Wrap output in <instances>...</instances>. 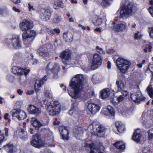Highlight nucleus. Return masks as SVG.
<instances>
[{"mask_svg":"<svg viewBox=\"0 0 153 153\" xmlns=\"http://www.w3.org/2000/svg\"><path fill=\"white\" fill-rule=\"evenodd\" d=\"M13 3L16 4H18L20 3L21 0H10Z\"/></svg>","mask_w":153,"mask_h":153,"instance_id":"052dcab7","label":"nucleus"},{"mask_svg":"<svg viewBox=\"0 0 153 153\" xmlns=\"http://www.w3.org/2000/svg\"><path fill=\"white\" fill-rule=\"evenodd\" d=\"M77 109V107H74V106H72V107L71 108V109L70 110L69 112V114L71 115H72L74 113H75Z\"/></svg>","mask_w":153,"mask_h":153,"instance_id":"79ce46f5","label":"nucleus"},{"mask_svg":"<svg viewBox=\"0 0 153 153\" xmlns=\"http://www.w3.org/2000/svg\"><path fill=\"white\" fill-rule=\"evenodd\" d=\"M11 71L13 73L18 75H22L23 74L26 75L29 72L30 70L26 68H12Z\"/></svg>","mask_w":153,"mask_h":153,"instance_id":"9b49d317","label":"nucleus"},{"mask_svg":"<svg viewBox=\"0 0 153 153\" xmlns=\"http://www.w3.org/2000/svg\"><path fill=\"white\" fill-rule=\"evenodd\" d=\"M126 24L122 22L117 24L114 27V29L116 31L120 32L124 31L126 29Z\"/></svg>","mask_w":153,"mask_h":153,"instance_id":"b1692460","label":"nucleus"},{"mask_svg":"<svg viewBox=\"0 0 153 153\" xmlns=\"http://www.w3.org/2000/svg\"><path fill=\"white\" fill-rule=\"evenodd\" d=\"M101 5L103 8H106L109 6L112 0H101Z\"/></svg>","mask_w":153,"mask_h":153,"instance_id":"f704fd0d","label":"nucleus"},{"mask_svg":"<svg viewBox=\"0 0 153 153\" xmlns=\"http://www.w3.org/2000/svg\"><path fill=\"white\" fill-rule=\"evenodd\" d=\"M97 68H82V69L86 72H88L91 70H93L96 69Z\"/></svg>","mask_w":153,"mask_h":153,"instance_id":"37998d69","label":"nucleus"},{"mask_svg":"<svg viewBox=\"0 0 153 153\" xmlns=\"http://www.w3.org/2000/svg\"><path fill=\"white\" fill-rule=\"evenodd\" d=\"M96 48L97 51L100 53H103L104 51L102 48H100L98 46H97L96 47Z\"/></svg>","mask_w":153,"mask_h":153,"instance_id":"13d9d810","label":"nucleus"},{"mask_svg":"<svg viewBox=\"0 0 153 153\" xmlns=\"http://www.w3.org/2000/svg\"><path fill=\"white\" fill-rule=\"evenodd\" d=\"M87 108L91 113L95 114L98 112L100 109V105L96 102H88Z\"/></svg>","mask_w":153,"mask_h":153,"instance_id":"9d476101","label":"nucleus"},{"mask_svg":"<svg viewBox=\"0 0 153 153\" xmlns=\"http://www.w3.org/2000/svg\"><path fill=\"white\" fill-rule=\"evenodd\" d=\"M114 52V51L113 49H109L106 51V53L109 54H112Z\"/></svg>","mask_w":153,"mask_h":153,"instance_id":"680f3d73","label":"nucleus"},{"mask_svg":"<svg viewBox=\"0 0 153 153\" xmlns=\"http://www.w3.org/2000/svg\"><path fill=\"white\" fill-rule=\"evenodd\" d=\"M102 112L107 117H113L115 114L114 109L111 106H108L107 108H103L102 110Z\"/></svg>","mask_w":153,"mask_h":153,"instance_id":"a211bd4d","label":"nucleus"},{"mask_svg":"<svg viewBox=\"0 0 153 153\" xmlns=\"http://www.w3.org/2000/svg\"><path fill=\"white\" fill-rule=\"evenodd\" d=\"M46 30L47 31L48 33L50 35L53 36L55 34L53 30L49 28H46Z\"/></svg>","mask_w":153,"mask_h":153,"instance_id":"c03bdc74","label":"nucleus"},{"mask_svg":"<svg viewBox=\"0 0 153 153\" xmlns=\"http://www.w3.org/2000/svg\"><path fill=\"white\" fill-rule=\"evenodd\" d=\"M116 84L117 87V91L114 95V96L117 97V100L118 102H120L126 98L128 92L125 85L121 80H117Z\"/></svg>","mask_w":153,"mask_h":153,"instance_id":"7ed1b4c3","label":"nucleus"},{"mask_svg":"<svg viewBox=\"0 0 153 153\" xmlns=\"http://www.w3.org/2000/svg\"><path fill=\"white\" fill-rule=\"evenodd\" d=\"M149 10L151 16L153 17V5L149 7Z\"/></svg>","mask_w":153,"mask_h":153,"instance_id":"6e6d98bb","label":"nucleus"},{"mask_svg":"<svg viewBox=\"0 0 153 153\" xmlns=\"http://www.w3.org/2000/svg\"><path fill=\"white\" fill-rule=\"evenodd\" d=\"M13 10L16 12L19 13L20 12V10L19 9L16 8V7H13Z\"/></svg>","mask_w":153,"mask_h":153,"instance_id":"338daca9","label":"nucleus"},{"mask_svg":"<svg viewBox=\"0 0 153 153\" xmlns=\"http://www.w3.org/2000/svg\"><path fill=\"white\" fill-rule=\"evenodd\" d=\"M83 76L82 74H78L73 77L69 84L71 88L68 89L69 95L72 98L76 99L80 98L82 91V82Z\"/></svg>","mask_w":153,"mask_h":153,"instance_id":"f257e3e1","label":"nucleus"},{"mask_svg":"<svg viewBox=\"0 0 153 153\" xmlns=\"http://www.w3.org/2000/svg\"><path fill=\"white\" fill-rule=\"evenodd\" d=\"M34 91L33 90H29L27 91L26 92V94L29 95H31L33 94Z\"/></svg>","mask_w":153,"mask_h":153,"instance_id":"774afa93","label":"nucleus"},{"mask_svg":"<svg viewBox=\"0 0 153 153\" xmlns=\"http://www.w3.org/2000/svg\"><path fill=\"white\" fill-rule=\"evenodd\" d=\"M31 143L32 146L37 148H39L43 145V143L41 141L39 136L38 134H35L33 136Z\"/></svg>","mask_w":153,"mask_h":153,"instance_id":"ddd939ff","label":"nucleus"},{"mask_svg":"<svg viewBox=\"0 0 153 153\" xmlns=\"http://www.w3.org/2000/svg\"><path fill=\"white\" fill-rule=\"evenodd\" d=\"M120 18L126 19L128 16L133 14L134 10L133 3L129 0H126L125 1L123 6L119 10Z\"/></svg>","mask_w":153,"mask_h":153,"instance_id":"39448f33","label":"nucleus"},{"mask_svg":"<svg viewBox=\"0 0 153 153\" xmlns=\"http://www.w3.org/2000/svg\"><path fill=\"white\" fill-rule=\"evenodd\" d=\"M149 140L150 141H153V128L151 129L149 131Z\"/></svg>","mask_w":153,"mask_h":153,"instance_id":"a19ab883","label":"nucleus"},{"mask_svg":"<svg viewBox=\"0 0 153 153\" xmlns=\"http://www.w3.org/2000/svg\"><path fill=\"white\" fill-rule=\"evenodd\" d=\"M142 117V122L144 124H146V123H147V121L146 120L145 115H144L143 114Z\"/></svg>","mask_w":153,"mask_h":153,"instance_id":"603ef678","label":"nucleus"},{"mask_svg":"<svg viewBox=\"0 0 153 153\" xmlns=\"http://www.w3.org/2000/svg\"><path fill=\"white\" fill-rule=\"evenodd\" d=\"M131 98L133 101L138 104L145 99V98L143 97L141 94L139 92L132 94L131 95Z\"/></svg>","mask_w":153,"mask_h":153,"instance_id":"6ab92c4d","label":"nucleus"},{"mask_svg":"<svg viewBox=\"0 0 153 153\" xmlns=\"http://www.w3.org/2000/svg\"><path fill=\"white\" fill-rule=\"evenodd\" d=\"M132 139L133 140L138 143H141L145 140V138L140 133L139 129H137L134 131L132 137Z\"/></svg>","mask_w":153,"mask_h":153,"instance_id":"f3484780","label":"nucleus"},{"mask_svg":"<svg viewBox=\"0 0 153 153\" xmlns=\"http://www.w3.org/2000/svg\"><path fill=\"white\" fill-rule=\"evenodd\" d=\"M52 4L55 9H58L59 7H62L63 6L62 0H53Z\"/></svg>","mask_w":153,"mask_h":153,"instance_id":"cd10ccee","label":"nucleus"},{"mask_svg":"<svg viewBox=\"0 0 153 153\" xmlns=\"http://www.w3.org/2000/svg\"><path fill=\"white\" fill-rule=\"evenodd\" d=\"M100 97L102 99L108 97L110 94L109 89L108 88L103 89L100 92Z\"/></svg>","mask_w":153,"mask_h":153,"instance_id":"c85d7f7f","label":"nucleus"},{"mask_svg":"<svg viewBox=\"0 0 153 153\" xmlns=\"http://www.w3.org/2000/svg\"><path fill=\"white\" fill-rule=\"evenodd\" d=\"M91 81L94 83H98L102 82L103 80L102 76L99 74H96L92 76Z\"/></svg>","mask_w":153,"mask_h":153,"instance_id":"bb28decb","label":"nucleus"},{"mask_svg":"<svg viewBox=\"0 0 153 153\" xmlns=\"http://www.w3.org/2000/svg\"><path fill=\"white\" fill-rule=\"evenodd\" d=\"M83 128L82 127H79L74 131V133L76 136L78 135L81 136L83 132Z\"/></svg>","mask_w":153,"mask_h":153,"instance_id":"c9c22d12","label":"nucleus"},{"mask_svg":"<svg viewBox=\"0 0 153 153\" xmlns=\"http://www.w3.org/2000/svg\"><path fill=\"white\" fill-rule=\"evenodd\" d=\"M28 10L30 11H34L35 10V8L32 5H31L30 3L28 4Z\"/></svg>","mask_w":153,"mask_h":153,"instance_id":"a18cd8bd","label":"nucleus"},{"mask_svg":"<svg viewBox=\"0 0 153 153\" xmlns=\"http://www.w3.org/2000/svg\"><path fill=\"white\" fill-rule=\"evenodd\" d=\"M119 70H120L121 72L123 73H125L128 70V68H118Z\"/></svg>","mask_w":153,"mask_h":153,"instance_id":"8fccbe9b","label":"nucleus"},{"mask_svg":"<svg viewBox=\"0 0 153 153\" xmlns=\"http://www.w3.org/2000/svg\"><path fill=\"white\" fill-rule=\"evenodd\" d=\"M37 53L40 56L45 57L49 55V53L47 49L45 46L40 47L37 51Z\"/></svg>","mask_w":153,"mask_h":153,"instance_id":"4be33fe9","label":"nucleus"},{"mask_svg":"<svg viewBox=\"0 0 153 153\" xmlns=\"http://www.w3.org/2000/svg\"><path fill=\"white\" fill-rule=\"evenodd\" d=\"M82 147L86 150L89 152L90 153H97L98 151L101 149L102 148L104 151L105 149L102 143L99 141L95 142L91 140H87L83 143Z\"/></svg>","mask_w":153,"mask_h":153,"instance_id":"20e7f679","label":"nucleus"},{"mask_svg":"<svg viewBox=\"0 0 153 153\" xmlns=\"http://www.w3.org/2000/svg\"><path fill=\"white\" fill-rule=\"evenodd\" d=\"M9 114L8 113L5 114L4 116V118L5 120H7L9 123H10L11 121V120L9 119L8 118L9 116Z\"/></svg>","mask_w":153,"mask_h":153,"instance_id":"5fc2aeb1","label":"nucleus"},{"mask_svg":"<svg viewBox=\"0 0 153 153\" xmlns=\"http://www.w3.org/2000/svg\"><path fill=\"white\" fill-rule=\"evenodd\" d=\"M47 79L46 76L45 75L41 79L36 81L34 86V89L36 92H38L40 91L42 85Z\"/></svg>","mask_w":153,"mask_h":153,"instance_id":"aec40b11","label":"nucleus"},{"mask_svg":"<svg viewBox=\"0 0 153 153\" xmlns=\"http://www.w3.org/2000/svg\"><path fill=\"white\" fill-rule=\"evenodd\" d=\"M102 62L101 56L98 54H94L93 56L91 67H99L101 65Z\"/></svg>","mask_w":153,"mask_h":153,"instance_id":"dca6fc26","label":"nucleus"},{"mask_svg":"<svg viewBox=\"0 0 153 153\" xmlns=\"http://www.w3.org/2000/svg\"><path fill=\"white\" fill-rule=\"evenodd\" d=\"M45 97H48L49 98H51L52 97V95L50 92L49 91L46 90L45 91Z\"/></svg>","mask_w":153,"mask_h":153,"instance_id":"49530a36","label":"nucleus"},{"mask_svg":"<svg viewBox=\"0 0 153 153\" xmlns=\"http://www.w3.org/2000/svg\"><path fill=\"white\" fill-rule=\"evenodd\" d=\"M28 110L30 113L36 116L39 114L41 112V110L39 108L33 105H30Z\"/></svg>","mask_w":153,"mask_h":153,"instance_id":"412c9836","label":"nucleus"},{"mask_svg":"<svg viewBox=\"0 0 153 153\" xmlns=\"http://www.w3.org/2000/svg\"><path fill=\"white\" fill-rule=\"evenodd\" d=\"M53 31L55 33H56L58 34H59L60 32V30L58 28L54 29Z\"/></svg>","mask_w":153,"mask_h":153,"instance_id":"0e129e2a","label":"nucleus"},{"mask_svg":"<svg viewBox=\"0 0 153 153\" xmlns=\"http://www.w3.org/2000/svg\"><path fill=\"white\" fill-rule=\"evenodd\" d=\"M142 153H153V151L148 147H144L142 149Z\"/></svg>","mask_w":153,"mask_h":153,"instance_id":"ea45409f","label":"nucleus"},{"mask_svg":"<svg viewBox=\"0 0 153 153\" xmlns=\"http://www.w3.org/2000/svg\"><path fill=\"white\" fill-rule=\"evenodd\" d=\"M4 130L5 131V136L6 137H7L8 136V129L7 128H5L4 129Z\"/></svg>","mask_w":153,"mask_h":153,"instance_id":"69168bd1","label":"nucleus"},{"mask_svg":"<svg viewBox=\"0 0 153 153\" xmlns=\"http://www.w3.org/2000/svg\"><path fill=\"white\" fill-rule=\"evenodd\" d=\"M89 127L91 130V132L95 135L99 137H102L104 134L105 128L98 123H93L90 125Z\"/></svg>","mask_w":153,"mask_h":153,"instance_id":"423d86ee","label":"nucleus"},{"mask_svg":"<svg viewBox=\"0 0 153 153\" xmlns=\"http://www.w3.org/2000/svg\"><path fill=\"white\" fill-rule=\"evenodd\" d=\"M149 33L150 36L152 37H153V27L149 28Z\"/></svg>","mask_w":153,"mask_h":153,"instance_id":"bf43d9fd","label":"nucleus"},{"mask_svg":"<svg viewBox=\"0 0 153 153\" xmlns=\"http://www.w3.org/2000/svg\"><path fill=\"white\" fill-rule=\"evenodd\" d=\"M60 123L59 121L57 120V119L56 118H55L54 119V121L53 122V124L54 125H58Z\"/></svg>","mask_w":153,"mask_h":153,"instance_id":"e2e57ef3","label":"nucleus"},{"mask_svg":"<svg viewBox=\"0 0 153 153\" xmlns=\"http://www.w3.org/2000/svg\"><path fill=\"white\" fill-rule=\"evenodd\" d=\"M72 53L69 49H66L62 52L60 54L59 57L62 59L65 60L63 61L65 64H66V61H69L71 58Z\"/></svg>","mask_w":153,"mask_h":153,"instance_id":"f8f14e48","label":"nucleus"},{"mask_svg":"<svg viewBox=\"0 0 153 153\" xmlns=\"http://www.w3.org/2000/svg\"><path fill=\"white\" fill-rule=\"evenodd\" d=\"M118 111L124 117H128L131 114V111L128 109L125 106L120 108Z\"/></svg>","mask_w":153,"mask_h":153,"instance_id":"a878e982","label":"nucleus"},{"mask_svg":"<svg viewBox=\"0 0 153 153\" xmlns=\"http://www.w3.org/2000/svg\"><path fill=\"white\" fill-rule=\"evenodd\" d=\"M40 103L42 106L44 105L47 106V110L51 115H56L60 113L61 105L58 101H49L48 100H44L41 101Z\"/></svg>","mask_w":153,"mask_h":153,"instance_id":"f03ea898","label":"nucleus"},{"mask_svg":"<svg viewBox=\"0 0 153 153\" xmlns=\"http://www.w3.org/2000/svg\"><path fill=\"white\" fill-rule=\"evenodd\" d=\"M115 125L117 128L118 132L120 133H123L125 130L124 126L120 122L116 121L115 123Z\"/></svg>","mask_w":153,"mask_h":153,"instance_id":"c756f323","label":"nucleus"},{"mask_svg":"<svg viewBox=\"0 0 153 153\" xmlns=\"http://www.w3.org/2000/svg\"><path fill=\"white\" fill-rule=\"evenodd\" d=\"M59 129L61 135L63 134H69L67 128L65 126H62L60 127L59 128Z\"/></svg>","mask_w":153,"mask_h":153,"instance_id":"e433bc0d","label":"nucleus"},{"mask_svg":"<svg viewBox=\"0 0 153 153\" xmlns=\"http://www.w3.org/2000/svg\"><path fill=\"white\" fill-rule=\"evenodd\" d=\"M51 13L49 9H42L40 13V18L44 21L49 20L51 17Z\"/></svg>","mask_w":153,"mask_h":153,"instance_id":"4468645a","label":"nucleus"},{"mask_svg":"<svg viewBox=\"0 0 153 153\" xmlns=\"http://www.w3.org/2000/svg\"><path fill=\"white\" fill-rule=\"evenodd\" d=\"M19 109H14L10 111V113L13 119H15V118H16L19 120Z\"/></svg>","mask_w":153,"mask_h":153,"instance_id":"72a5a7b5","label":"nucleus"},{"mask_svg":"<svg viewBox=\"0 0 153 153\" xmlns=\"http://www.w3.org/2000/svg\"><path fill=\"white\" fill-rule=\"evenodd\" d=\"M26 113L24 111L20 109L19 114V120H24L26 118Z\"/></svg>","mask_w":153,"mask_h":153,"instance_id":"4c0bfd02","label":"nucleus"},{"mask_svg":"<svg viewBox=\"0 0 153 153\" xmlns=\"http://www.w3.org/2000/svg\"><path fill=\"white\" fill-rule=\"evenodd\" d=\"M31 123L35 128L37 130L44 126V125L41 123L35 117L32 118L31 120Z\"/></svg>","mask_w":153,"mask_h":153,"instance_id":"5701e85b","label":"nucleus"},{"mask_svg":"<svg viewBox=\"0 0 153 153\" xmlns=\"http://www.w3.org/2000/svg\"><path fill=\"white\" fill-rule=\"evenodd\" d=\"M115 148L118 150V152H121L125 148V143L122 141H119L114 143V144Z\"/></svg>","mask_w":153,"mask_h":153,"instance_id":"393cba45","label":"nucleus"},{"mask_svg":"<svg viewBox=\"0 0 153 153\" xmlns=\"http://www.w3.org/2000/svg\"><path fill=\"white\" fill-rule=\"evenodd\" d=\"M63 36L66 41L71 42L73 40V35L71 33H63Z\"/></svg>","mask_w":153,"mask_h":153,"instance_id":"7c9ffc66","label":"nucleus"},{"mask_svg":"<svg viewBox=\"0 0 153 153\" xmlns=\"http://www.w3.org/2000/svg\"><path fill=\"white\" fill-rule=\"evenodd\" d=\"M152 81H153V75L152 76ZM149 84L146 89L148 93L149 94V96L152 98H153V84Z\"/></svg>","mask_w":153,"mask_h":153,"instance_id":"2f4dec72","label":"nucleus"},{"mask_svg":"<svg viewBox=\"0 0 153 153\" xmlns=\"http://www.w3.org/2000/svg\"><path fill=\"white\" fill-rule=\"evenodd\" d=\"M105 18V16L102 17V18L97 19L95 22H93V23L96 26L100 25L102 22V19H104Z\"/></svg>","mask_w":153,"mask_h":153,"instance_id":"58836bf2","label":"nucleus"},{"mask_svg":"<svg viewBox=\"0 0 153 153\" xmlns=\"http://www.w3.org/2000/svg\"><path fill=\"white\" fill-rule=\"evenodd\" d=\"M19 39V36H13L11 39H5V42L8 45H11L15 49H19L21 47Z\"/></svg>","mask_w":153,"mask_h":153,"instance_id":"0eeeda50","label":"nucleus"},{"mask_svg":"<svg viewBox=\"0 0 153 153\" xmlns=\"http://www.w3.org/2000/svg\"><path fill=\"white\" fill-rule=\"evenodd\" d=\"M4 148L6 149L7 153H15V151L13 150V144L9 143L4 146Z\"/></svg>","mask_w":153,"mask_h":153,"instance_id":"473e14b6","label":"nucleus"},{"mask_svg":"<svg viewBox=\"0 0 153 153\" xmlns=\"http://www.w3.org/2000/svg\"><path fill=\"white\" fill-rule=\"evenodd\" d=\"M116 64L117 67H129L131 65L129 61L122 58H119L116 60Z\"/></svg>","mask_w":153,"mask_h":153,"instance_id":"2eb2a0df","label":"nucleus"},{"mask_svg":"<svg viewBox=\"0 0 153 153\" xmlns=\"http://www.w3.org/2000/svg\"><path fill=\"white\" fill-rule=\"evenodd\" d=\"M20 29L22 31L26 32L31 30L33 27L32 22L24 20L20 24Z\"/></svg>","mask_w":153,"mask_h":153,"instance_id":"1a4fd4ad","label":"nucleus"},{"mask_svg":"<svg viewBox=\"0 0 153 153\" xmlns=\"http://www.w3.org/2000/svg\"><path fill=\"white\" fill-rule=\"evenodd\" d=\"M69 134H63L61 135L62 138L64 140H68V135Z\"/></svg>","mask_w":153,"mask_h":153,"instance_id":"de8ad7c7","label":"nucleus"},{"mask_svg":"<svg viewBox=\"0 0 153 153\" xmlns=\"http://www.w3.org/2000/svg\"><path fill=\"white\" fill-rule=\"evenodd\" d=\"M60 21V19L58 17H56L53 19V21L55 23H58Z\"/></svg>","mask_w":153,"mask_h":153,"instance_id":"864d4df0","label":"nucleus"},{"mask_svg":"<svg viewBox=\"0 0 153 153\" xmlns=\"http://www.w3.org/2000/svg\"><path fill=\"white\" fill-rule=\"evenodd\" d=\"M36 33L35 31L32 30L29 31H26L22 33V37L24 41L25 44L27 46H28L30 44L32 40H29L28 43L27 42L28 41V39L32 37L34 38L35 36Z\"/></svg>","mask_w":153,"mask_h":153,"instance_id":"6e6552de","label":"nucleus"},{"mask_svg":"<svg viewBox=\"0 0 153 153\" xmlns=\"http://www.w3.org/2000/svg\"><path fill=\"white\" fill-rule=\"evenodd\" d=\"M50 66H52L53 67H57V66H58V63H53L49 62L47 65L46 67H49Z\"/></svg>","mask_w":153,"mask_h":153,"instance_id":"3c124183","label":"nucleus"},{"mask_svg":"<svg viewBox=\"0 0 153 153\" xmlns=\"http://www.w3.org/2000/svg\"><path fill=\"white\" fill-rule=\"evenodd\" d=\"M20 138L22 140H28V138L27 135H21Z\"/></svg>","mask_w":153,"mask_h":153,"instance_id":"4d7b16f0","label":"nucleus"},{"mask_svg":"<svg viewBox=\"0 0 153 153\" xmlns=\"http://www.w3.org/2000/svg\"><path fill=\"white\" fill-rule=\"evenodd\" d=\"M7 80L11 82L13 81L14 80V77L13 76L10 75H8L7 76Z\"/></svg>","mask_w":153,"mask_h":153,"instance_id":"09e8293b","label":"nucleus"}]
</instances>
